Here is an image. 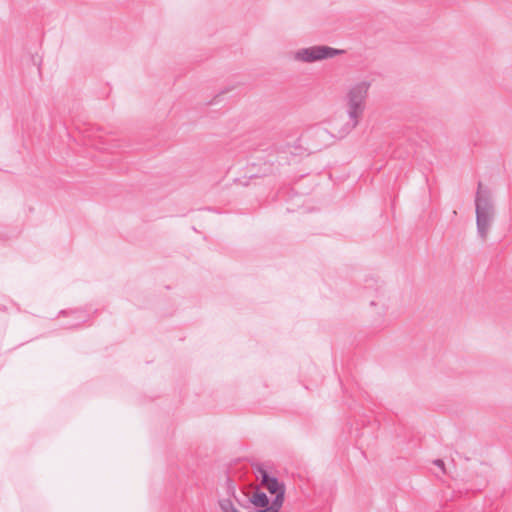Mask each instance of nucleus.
Segmentation results:
<instances>
[{
  "instance_id": "1",
  "label": "nucleus",
  "mask_w": 512,
  "mask_h": 512,
  "mask_svg": "<svg viewBox=\"0 0 512 512\" xmlns=\"http://www.w3.org/2000/svg\"><path fill=\"white\" fill-rule=\"evenodd\" d=\"M258 473L261 475V485L272 495H275L273 501L266 493L258 490V512H280L285 498V485L276 477L270 476L268 472L258 465Z\"/></svg>"
},
{
  "instance_id": "2",
  "label": "nucleus",
  "mask_w": 512,
  "mask_h": 512,
  "mask_svg": "<svg viewBox=\"0 0 512 512\" xmlns=\"http://www.w3.org/2000/svg\"><path fill=\"white\" fill-rule=\"evenodd\" d=\"M475 206L477 233L482 240H485L495 217V208L490 192L483 188L482 182L478 183Z\"/></svg>"
},
{
  "instance_id": "3",
  "label": "nucleus",
  "mask_w": 512,
  "mask_h": 512,
  "mask_svg": "<svg viewBox=\"0 0 512 512\" xmlns=\"http://www.w3.org/2000/svg\"><path fill=\"white\" fill-rule=\"evenodd\" d=\"M370 84L368 82H360L350 88L347 93V112L350 121L346 124L345 133H349L359 123L365 109V100L368 95Z\"/></svg>"
},
{
  "instance_id": "4",
  "label": "nucleus",
  "mask_w": 512,
  "mask_h": 512,
  "mask_svg": "<svg viewBox=\"0 0 512 512\" xmlns=\"http://www.w3.org/2000/svg\"><path fill=\"white\" fill-rule=\"evenodd\" d=\"M234 494V486L231 482L227 483V496L220 497L218 500L219 507L222 512H254L256 507V490L249 487L243 490L240 496L236 497L238 509L230 495Z\"/></svg>"
},
{
  "instance_id": "5",
  "label": "nucleus",
  "mask_w": 512,
  "mask_h": 512,
  "mask_svg": "<svg viewBox=\"0 0 512 512\" xmlns=\"http://www.w3.org/2000/svg\"><path fill=\"white\" fill-rule=\"evenodd\" d=\"M339 53H341L340 50L328 46H312L296 51L294 54V59L301 62L311 63L327 58H332Z\"/></svg>"
},
{
  "instance_id": "6",
  "label": "nucleus",
  "mask_w": 512,
  "mask_h": 512,
  "mask_svg": "<svg viewBox=\"0 0 512 512\" xmlns=\"http://www.w3.org/2000/svg\"><path fill=\"white\" fill-rule=\"evenodd\" d=\"M263 155H258V177L272 174L276 169L277 151L271 147L267 150H261Z\"/></svg>"
},
{
  "instance_id": "7",
  "label": "nucleus",
  "mask_w": 512,
  "mask_h": 512,
  "mask_svg": "<svg viewBox=\"0 0 512 512\" xmlns=\"http://www.w3.org/2000/svg\"><path fill=\"white\" fill-rule=\"evenodd\" d=\"M433 463H434L437 467H439L443 472H445V464H444L443 460H441V459H436V460H434V461H433Z\"/></svg>"
}]
</instances>
